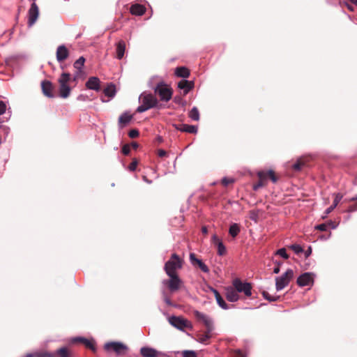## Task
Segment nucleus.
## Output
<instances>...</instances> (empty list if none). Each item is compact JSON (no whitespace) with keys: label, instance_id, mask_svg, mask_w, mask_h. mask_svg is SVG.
<instances>
[{"label":"nucleus","instance_id":"obj_9","mask_svg":"<svg viewBox=\"0 0 357 357\" xmlns=\"http://www.w3.org/2000/svg\"><path fill=\"white\" fill-rule=\"evenodd\" d=\"M193 314L197 321L203 324L208 331L214 330L213 321L210 317L198 310L193 311Z\"/></svg>","mask_w":357,"mask_h":357},{"label":"nucleus","instance_id":"obj_42","mask_svg":"<svg viewBox=\"0 0 357 357\" xmlns=\"http://www.w3.org/2000/svg\"><path fill=\"white\" fill-rule=\"evenodd\" d=\"M139 132L138 130H137V129H132V130H130L128 132V136L130 138H136L139 136Z\"/></svg>","mask_w":357,"mask_h":357},{"label":"nucleus","instance_id":"obj_51","mask_svg":"<svg viewBox=\"0 0 357 357\" xmlns=\"http://www.w3.org/2000/svg\"><path fill=\"white\" fill-rule=\"evenodd\" d=\"M158 155L159 157L162 158L167 155V152L163 149H159L158 151Z\"/></svg>","mask_w":357,"mask_h":357},{"label":"nucleus","instance_id":"obj_57","mask_svg":"<svg viewBox=\"0 0 357 357\" xmlns=\"http://www.w3.org/2000/svg\"><path fill=\"white\" fill-rule=\"evenodd\" d=\"M312 252L311 248H309V249L305 252V257H307Z\"/></svg>","mask_w":357,"mask_h":357},{"label":"nucleus","instance_id":"obj_1","mask_svg":"<svg viewBox=\"0 0 357 357\" xmlns=\"http://www.w3.org/2000/svg\"><path fill=\"white\" fill-rule=\"evenodd\" d=\"M183 260L177 254L173 253L165 264L164 270L169 278L163 280L162 283L172 293L178 291L183 284L176 273L177 270L183 267Z\"/></svg>","mask_w":357,"mask_h":357},{"label":"nucleus","instance_id":"obj_30","mask_svg":"<svg viewBox=\"0 0 357 357\" xmlns=\"http://www.w3.org/2000/svg\"><path fill=\"white\" fill-rule=\"evenodd\" d=\"M240 230V226L237 223H233L229 227V234L233 238H235L239 234Z\"/></svg>","mask_w":357,"mask_h":357},{"label":"nucleus","instance_id":"obj_43","mask_svg":"<svg viewBox=\"0 0 357 357\" xmlns=\"http://www.w3.org/2000/svg\"><path fill=\"white\" fill-rule=\"evenodd\" d=\"M234 182V180L233 178H229L225 177L222 179V184L224 186H227L228 185L231 184Z\"/></svg>","mask_w":357,"mask_h":357},{"label":"nucleus","instance_id":"obj_17","mask_svg":"<svg viewBox=\"0 0 357 357\" xmlns=\"http://www.w3.org/2000/svg\"><path fill=\"white\" fill-rule=\"evenodd\" d=\"M52 357H73V354L70 349L67 347H61L54 352H50Z\"/></svg>","mask_w":357,"mask_h":357},{"label":"nucleus","instance_id":"obj_58","mask_svg":"<svg viewBox=\"0 0 357 357\" xmlns=\"http://www.w3.org/2000/svg\"><path fill=\"white\" fill-rule=\"evenodd\" d=\"M181 101V98H180V97H175L174 98V102H175L180 103Z\"/></svg>","mask_w":357,"mask_h":357},{"label":"nucleus","instance_id":"obj_14","mask_svg":"<svg viewBox=\"0 0 357 357\" xmlns=\"http://www.w3.org/2000/svg\"><path fill=\"white\" fill-rule=\"evenodd\" d=\"M56 60L60 63L67 59L69 56L68 48L63 45H59L56 50Z\"/></svg>","mask_w":357,"mask_h":357},{"label":"nucleus","instance_id":"obj_6","mask_svg":"<svg viewBox=\"0 0 357 357\" xmlns=\"http://www.w3.org/2000/svg\"><path fill=\"white\" fill-rule=\"evenodd\" d=\"M104 349L107 352H114L116 356H123L126 354L128 347L122 342H109L105 344Z\"/></svg>","mask_w":357,"mask_h":357},{"label":"nucleus","instance_id":"obj_20","mask_svg":"<svg viewBox=\"0 0 357 357\" xmlns=\"http://www.w3.org/2000/svg\"><path fill=\"white\" fill-rule=\"evenodd\" d=\"M133 119V116L130 114L128 112H124L122 114L118 120L119 127L123 128L130 123Z\"/></svg>","mask_w":357,"mask_h":357},{"label":"nucleus","instance_id":"obj_7","mask_svg":"<svg viewBox=\"0 0 357 357\" xmlns=\"http://www.w3.org/2000/svg\"><path fill=\"white\" fill-rule=\"evenodd\" d=\"M169 322L171 325L181 331L185 328L192 329V323L182 317L172 316L169 318Z\"/></svg>","mask_w":357,"mask_h":357},{"label":"nucleus","instance_id":"obj_48","mask_svg":"<svg viewBox=\"0 0 357 357\" xmlns=\"http://www.w3.org/2000/svg\"><path fill=\"white\" fill-rule=\"evenodd\" d=\"M327 227L328 225L326 223L320 224L315 227L316 229L319 231H326Z\"/></svg>","mask_w":357,"mask_h":357},{"label":"nucleus","instance_id":"obj_33","mask_svg":"<svg viewBox=\"0 0 357 357\" xmlns=\"http://www.w3.org/2000/svg\"><path fill=\"white\" fill-rule=\"evenodd\" d=\"M189 117L194 121L199 120V112L196 107H194L189 112Z\"/></svg>","mask_w":357,"mask_h":357},{"label":"nucleus","instance_id":"obj_32","mask_svg":"<svg viewBox=\"0 0 357 357\" xmlns=\"http://www.w3.org/2000/svg\"><path fill=\"white\" fill-rule=\"evenodd\" d=\"M349 202H354V203L350 204L347 209V212L352 213L357 211V195L354 197H352L349 199Z\"/></svg>","mask_w":357,"mask_h":357},{"label":"nucleus","instance_id":"obj_49","mask_svg":"<svg viewBox=\"0 0 357 357\" xmlns=\"http://www.w3.org/2000/svg\"><path fill=\"white\" fill-rule=\"evenodd\" d=\"M211 240L215 245H218V243H222V241L215 234L212 236Z\"/></svg>","mask_w":357,"mask_h":357},{"label":"nucleus","instance_id":"obj_3","mask_svg":"<svg viewBox=\"0 0 357 357\" xmlns=\"http://www.w3.org/2000/svg\"><path fill=\"white\" fill-rule=\"evenodd\" d=\"M155 94L158 95L161 101L168 102L172 98L173 90L171 86L164 82H158L153 89Z\"/></svg>","mask_w":357,"mask_h":357},{"label":"nucleus","instance_id":"obj_63","mask_svg":"<svg viewBox=\"0 0 357 357\" xmlns=\"http://www.w3.org/2000/svg\"><path fill=\"white\" fill-rule=\"evenodd\" d=\"M336 206H337V205L333 203V205L331 206L330 207H331V208H333V209H334Z\"/></svg>","mask_w":357,"mask_h":357},{"label":"nucleus","instance_id":"obj_5","mask_svg":"<svg viewBox=\"0 0 357 357\" xmlns=\"http://www.w3.org/2000/svg\"><path fill=\"white\" fill-rule=\"evenodd\" d=\"M257 176L259 181L253 185L254 190H257L259 188L264 187L267 183L268 178H270L273 183H276L278 179L273 170L259 172L257 173Z\"/></svg>","mask_w":357,"mask_h":357},{"label":"nucleus","instance_id":"obj_40","mask_svg":"<svg viewBox=\"0 0 357 357\" xmlns=\"http://www.w3.org/2000/svg\"><path fill=\"white\" fill-rule=\"evenodd\" d=\"M290 248L294 250L296 254L301 253L303 251L301 246L297 244H294L290 246Z\"/></svg>","mask_w":357,"mask_h":357},{"label":"nucleus","instance_id":"obj_21","mask_svg":"<svg viewBox=\"0 0 357 357\" xmlns=\"http://www.w3.org/2000/svg\"><path fill=\"white\" fill-rule=\"evenodd\" d=\"M100 79L97 77H91L86 83V87L89 89L99 91Z\"/></svg>","mask_w":357,"mask_h":357},{"label":"nucleus","instance_id":"obj_10","mask_svg":"<svg viewBox=\"0 0 357 357\" xmlns=\"http://www.w3.org/2000/svg\"><path fill=\"white\" fill-rule=\"evenodd\" d=\"M233 285L237 292L243 293L247 297L252 295V285L250 283L243 282L240 279L236 278L233 281Z\"/></svg>","mask_w":357,"mask_h":357},{"label":"nucleus","instance_id":"obj_31","mask_svg":"<svg viewBox=\"0 0 357 357\" xmlns=\"http://www.w3.org/2000/svg\"><path fill=\"white\" fill-rule=\"evenodd\" d=\"M104 93L107 97H109V98L114 97L116 93L115 86L114 84H110V85L107 86V87H106L104 89Z\"/></svg>","mask_w":357,"mask_h":357},{"label":"nucleus","instance_id":"obj_34","mask_svg":"<svg viewBox=\"0 0 357 357\" xmlns=\"http://www.w3.org/2000/svg\"><path fill=\"white\" fill-rule=\"evenodd\" d=\"M85 59L83 56H80L73 64L75 69H81L84 65Z\"/></svg>","mask_w":357,"mask_h":357},{"label":"nucleus","instance_id":"obj_23","mask_svg":"<svg viewBox=\"0 0 357 357\" xmlns=\"http://www.w3.org/2000/svg\"><path fill=\"white\" fill-rule=\"evenodd\" d=\"M140 354L144 357H158L159 352L155 349L144 347L141 348Z\"/></svg>","mask_w":357,"mask_h":357},{"label":"nucleus","instance_id":"obj_60","mask_svg":"<svg viewBox=\"0 0 357 357\" xmlns=\"http://www.w3.org/2000/svg\"><path fill=\"white\" fill-rule=\"evenodd\" d=\"M79 78L76 77V76H74L72 77H71V80L73 81V82H77Z\"/></svg>","mask_w":357,"mask_h":357},{"label":"nucleus","instance_id":"obj_41","mask_svg":"<svg viewBox=\"0 0 357 357\" xmlns=\"http://www.w3.org/2000/svg\"><path fill=\"white\" fill-rule=\"evenodd\" d=\"M234 357H246V354L240 349L233 351Z\"/></svg>","mask_w":357,"mask_h":357},{"label":"nucleus","instance_id":"obj_46","mask_svg":"<svg viewBox=\"0 0 357 357\" xmlns=\"http://www.w3.org/2000/svg\"><path fill=\"white\" fill-rule=\"evenodd\" d=\"M130 152V146L128 144H125L123 148H122V153L126 155H128Z\"/></svg>","mask_w":357,"mask_h":357},{"label":"nucleus","instance_id":"obj_28","mask_svg":"<svg viewBox=\"0 0 357 357\" xmlns=\"http://www.w3.org/2000/svg\"><path fill=\"white\" fill-rule=\"evenodd\" d=\"M174 73L178 77L188 78L190 76V70L184 66L177 67Z\"/></svg>","mask_w":357,"mask_h":357},{"label":"nucleus","instance_id":"obj_61","mask_svg":"<svg viewBox=\"0 0 357 357\" xmlns=\"http://www.w3.org/2000/svg\"><path fill=\"white\" fill-rule=\"evenodd\" d=\"M24 357H33V353L27 354Z\"/></svg>","mask_w":357,"mask_h":357},{"label":"nucleus","instance_id":"obj_45","mask_svg":"<svg viewBox=\"0 0 357 357\" xmlns=\"http://www.w3.org/2000/svg\"><path fill=\"white\" fill-rule=\"evenodd\" d=\"M6 110V103L3 101L0 100V116L2 115L3 114H4Z\"/></svg>","mask_w":357,"mask_h":357},{"label":"nucleus","instance_id":"obj_13","mask_svg":"<svg viewBox=\"0 0 357 357\" xmlns=\"http://www.w3.org/2000/svg\"><path fill=\"white\" fill-rule=\"evenodd\" d=\"M41 88L43 94L48 98H54V94L53 93L54 86L50 81L44 80L41 83Z\"/></svg>","mask_w":357,"mask_h":357},{"label":"nucleus","instance_id":"obj_59","mask_svg":"<svg viewBox=\"0 0 357 357\" xmlns=\"http://www.w3.org/2000/svg\"><path fill=\"white\" fill-rule=\"evenodd\" d=\"M202 231L203 234H207L208 229H207L206 227H203L202 228Z\"/></svg>","mask_w":357,"mask_h":357},{"label":"nucleus","instance_id":"obj_47","mask_svg":"<svg viewBox=\"0 0 357 357\" xmlns=\"http://www.w3.org/2000/svg\"><path fill=\"white\" fill-rule=\"evenodd\" d=\"M137 165V161L136 160H133V161L129 165V170L133 172L136 169Z\"/></svg>","mask_w":357,"mask_h":357},{"label":"nucleus","instance_id":"obj_11","mask_svg":"<svg viewBox=\"0 0 357 357\" xmlns=\"http://www.w3.org/2000/svg\"><path fill=\"white\" fill-rule=\"evenodd\" d=\"M297 284L300 287L308 286L314 282L313 275L310 273H305L297 278Z\"/></svg>","mask_w":357,"mask_h":357},{"label":"nucleus","instance_id":"obj_52","mask_svg":"<svg viewBox=\"0 0 357 357\" xmlns=\"http://www.w3.org/2000/svg\"><path fill=\"white\" fill-rule=\"evenodd\" d=\"M164 301L165 302V303H166L167 305H169V306L172 305V301H171L170 298H169L168 296H165V297H164Z\"/></svg>","mask_w":357,"mask_h":357},{"label":"nucleus","instance_id":"obj_8","mask_svg":"<svg viewBox=\"0 0 357 357\" xmlns=\"http://www.w3.org/2000/svg\"><path fill=\"white\" fill-rule=\"evenodd\" d=\"M294 277V271L291 269H288L283 275L280 277L275 278V287L278 291L283 289L287 287L291 280Z\"/></svg>","mask_w":357,"mask_h":357},{"label":"nucleus","instance_id":"obj_16","mask_svg":"<svg viewBox=\"0 0 357 357\" xmlns=\"http://www.w3.org/2000/svg\"><path fill=\"white\" fill-rule=\"evenodd\" d=\"M173 126L178 130L191 134H196L197 132V127L192 125L188 124H174Z\"/></svg>","mask_w":357,"mask_h":357},{"label":"nucleus","instance_id":"obj_18","mask_svg":"<svg viewBox=\"0 0 357 357\" xmlns=\"http://www.w3.org/2000/svg\"><path fill=\"white\" fill-rule=\"evenodd\" d=\"M310 161V158L307 157H301L298 158L296 162L292 165V169L294 172H300L307 165V163Z\"/></svg>","mask_w":357,"mask_h":357},{"label":"nucleus","instance_id":"obj_12","mask_svg":"<svg viewBox=\"0 0 357 357\" xmlns=\"http://www.w3.org/2000/svg\"><path fill=\"white\" fill-rule=\"evenodd\" d=\"M39 14L38 7L36 3H33L29 10V21L28 24L31 26H32L38 19Z\"/></svg>","mask_w":357,"mask_h":357},{"label":"nucleus","instance_id":"obj_26","mask_svg":"<svg viewBox=\"0 0 357 357\" xmlns=\"http://www.w3.org/2000/svg\"><path fill=\"white\" fill-rule=\"evenodd\" d=\"M211 291L213 293L215 298L216 299V301L219 306L222 307L224 310H227L229 308L228 305L226 303V302L224 301L220 293L213 288H211Z\"/></svg>","mask_w":357,"mask_h":357},{"label":"nucleus","instance_id":"obj_36","mask_svg":"<svg viewBox=\"0 0 357 357\" xmlns=\"http://www.w3.org/2000/svg\"><path fill=\"white\" fill-rule=\"evenodd\" d=\"M218 248V254L220 256L225 255L226 254V248L224 245L223 243H218V245H216Z\"/></svg>","mask_w":357,"mask_h":357},{"label":"nucleus","instance_id":"obj_37","mask_svg":"<svg viewBox=\"0 0 357 357\" xmlns=\"http://www.w3.org/2000/svg\"><path fill=\"white\" fill-rule=\"evenodd\" d=\"M33 357H52V355H50V352H41V351H36L33 353Z\"/></svg>","mask_w":357,"mask_h":357},{"label":"nucleus","instance_id":"obj_39","mask_svg":"<svg viewBox=\"0 0 357 357\" xmlns=\"http://www.w3.org/2000/svg\"><path fill=\"white\" fill-rule=\"evenodd\" d=\"M276 255H278L286 259L289 258V255L287 254L285 248H280L276 252Z\"/></svg>","mask_w":357,"mask_h":357},{"label":"nucleus","instance_id":"obj_4","mask_svg":"<svg viewBox=\"0 0 357 357\" xmlns=\"http://www.w3.org/2000/svg\"><path fill=\"white\" fill-rule=\"evenodd\" d=\"M71 81V75L69 73H62L58 79L59 84V96L62 98H67L71 91L68 83Z\"/></svg>","mask_w":357,"mask_h":357},{"label":"nucleus","instance_id":"obj_19","mask_svg":"<svg viewBox=\"0 0 357 357\" xmlns=\"http://www.w3.org/2000/svg\"><path fill=\"white\" fill-rule=\"evenodd\" d=\"M73 342L82 343L86 348L92 350L93 351H96V345L93 340H89L84 337H76L73 340Z\"/></svg>","mask_w":357,"mask_h":357},{"label":"nucleus","instance_id":"obj_22","mask_svg":"<svg viewBox=\"0 0 357 357\" xmlns=\"http://www.w3.org/2000/svg\"><path fill=\"white\" fill-rule=\"evenodd\" d=\"M178 87L184 90V94L186 95L194 87V82L186 79H182L178 83Z\"/></svg>","mask_w":357,"mask_h":357},{"label":"nucleus","instance_id":"obj_44","mask_svg":"<svg viewBox=\"0 0 357 357\" xmlns=\"http://www.w3.org/2000/svg\"><path fill=\"white\" fill-rule=\"evenodd\" d=\"M74 76H76L80 79L81 78L84 79V73L81 69H76V71L74 73Z\"/></svg>","mask_w":357,"mask_h":357},{"label":"nucleus","instance_id":"obj_53","mask_svg":"<svg viewBox=\"0 0 357 357\" xmlns=\"http://www.w3.org/2000/svg\"><path fill=\"white\" fill-rule=\"evenodd\" d=\"M326 224L328 225V226H331L333 229H335L336 227V225L332 221H329Z\"/></svg>","mask_w":357,"mask_h":357},{"label":"nucleus","instance_id":"obj_25","mask_svg":"<svg viewBox=\"0 0 357 357\" xmlns=\"http://www.w3.org/2000/svg\"><path fill=\"white\" fill-rule=\"evenodd\" d=\"M130 12L134 15H142L146 12V8L141 4H133L130 6Z\"/></svg>","mask_w":357,"mask_h":357},{"label":"nucleus","instance_id":"obj_27","mask_svg":"<svg viewBox=\"0 0 357 357\" xmlns=\"http://www.w3.org/2000/svg\"><path fill=\"white\" fill-rule=\"evenodd\" d=\"M212 332L206 329L204 333L197 334V341L202 344H208L207 341L212 337Z\"/></svg>","mask_w":357,"mask_h":357},{"label":"nucleus","instance_id":"obj_54","mask_svg":"<svg viewBox=\"0 0 357 357\" xmlns=\"http://www.w3.org/2000/svg\"><path fill=\"white\" fill-rule=\"evenodd\" d=\"M280 272V267L279 265H276V266L273 269V273L277 274Z\"/></svg>","mask_w":357,"mask_h":357},{"label":"nucleus","instance_id":"obj_50","mask_svg":"<svg viewBox=\"0 0 357 357\" xmlns=\"http://www.w3.org/2000/svg\"><path fill=\"white\" fill-rule=\"evenodd\" d=\"M342 198V195L340 193L335 195V197L334 199L333 203L336 205L340 202Z\"/></svg>","mask_w":357,"mask_h":357},{"label":"nucleus","instance_id":"obj_24","mask_svg":"<svg viewBox=\"0 0 357 357\" xmlns=\"http://www.w3.org/2000/svg\"><path fill=\"white\" fill-rule=\"evenodd\" d=\"M126 51V43L124 40H119L116 45V54L118 59H121Z\"/></svg>","mask_w":357,"mask_h":357},{"label":"nucleus","instance_id":"obj_64","mask_svg":"<svg viewBox=\"0 0 357 357\" xmlns=\"http://www.w3.org/2000/svg\"><path fill=\"white\" fill-rule=\"evenodd\" d=\"M277 265H279V267H280V265L282 264V263H280V262H276Z\"/></svg>","mask_w":357,"mask_h":357},{"label":"nucleus","instance_id":"obj_55","mask_svg":"<svg viewBox=\"0 0 357 357\" xmlns=\"http://www.w3.org/2000/svg\"><path fill=\"white\" fill-rule=\"evenodd\" d=\"M333 208H331V207L328 208L326 210V211H325V214H326V215H327L328 214H329L330 213H331V212L333 211Z\"/></svg>","mask_w":357,"mask_h":357},{"label":"nucleus","instance_id":"obj_35","mask_svg":"<svg viewBox=\"0 0 357 357\" xmlns=\"http://www.w3.org/2000/svg\"><path fill=\"white\" fill-rule=\"evenodd\" d=\"M264 298L269 301H276L280 298V296H271L267 291L262 292Z\"/></svg>","mask_w":357,"mask_h":357},{"label":"nucleus","instance_id":"obj_2","mask_svg":"<svg viewBox=\"0 0 357 357\" xmlns=\"http://www.w3.org/2000/svg\"><path fill=\"white\" fill-rule=\"evenodd\" d=\"M141 105L137 109V112L142 113L149 109L154 108L158 105L157 98L150 93L144 92L139 96Z\"/></svg>","mask_w":357,"mask_h":357},{"label":"nucleus","instance_id":"obj_62","mask_svg":"<svg viewBox=\"0 0 357 357\" xmlns=\"http://www.w3.org/2000/svg\"><path fill=\"white\" fill-rule=\"evenodd\" d=\"M132 146L134 148H137L138 146L137 144V143H132Z\"/></svg>","mask_w":357,"mask_h":357},{"label":"nucleus","instance_id":"obj_56","mask_svg":"<svg viewBox=\"0 0 357 357\" xmlns=\"http://www.w3.org/2000/svg\"><path fill=\"white\" fill-rule=\"evenodd\" d=\"M345 4H346L347 8L349 10H351V11H354V8H353V6H352L351 5H350V4L347 3H346Z\"/></svg>","mask_w":357,"mask_h":357},{"label":"nucleus","instance_id":"obj_15","mask_svg":"<svg viewBox=\"0 0 357 357\" xmlns=\"http://www.w3.org/2000/svg\"><path fill=\"white\" fill-rule=\"evenodd\" d=\"M190 260L193 266H198L203 272H209L208 266L202 260L197 259L195 253L190 254Z\"/></svg>","mask_w":357,"mask_h":357},{"label":"nucleus","instance_id":"obj_29","mask_svg":"<svg viewBox=\"0 0 357 357\" xmlns=\"http://www.w3.org/2000/svg\"><path fill=\"white\" fill-rule=\"evenodd\" d=\"M227 299L230 302H235L238 300L239 296L236 289H228L226 294Z\"/></svg>","mask_w":357,"mask_h":357},{"label":"nucleus","instance_id":"obj_38","mask_svg":"<svg viewBox=\"0 0 357 357\" xmlns=\"http://www.w3.org/2000/svg\"><path fill=\"white\" fill-rule=\"evenodd\" d=\"M183 357H197L194 351L185 350L182 352Z\"/></svg>","mask_w":357,"mask_h":357}]
</instances>
